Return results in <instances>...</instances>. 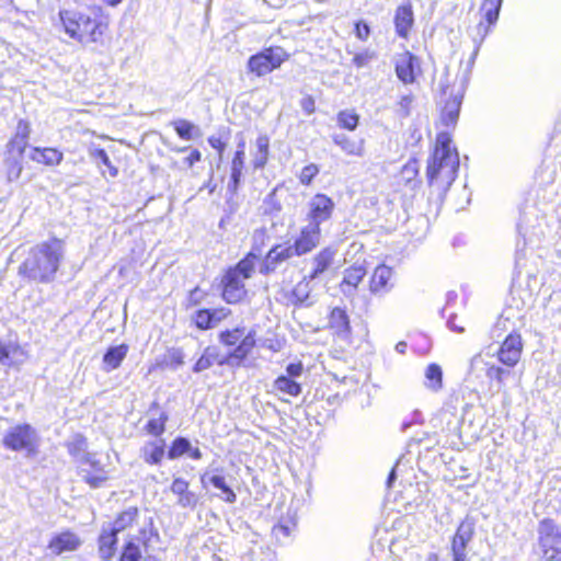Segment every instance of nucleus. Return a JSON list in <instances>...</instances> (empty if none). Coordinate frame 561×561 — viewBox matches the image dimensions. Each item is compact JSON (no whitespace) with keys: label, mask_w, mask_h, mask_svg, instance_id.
Instances as JSON below:
<instances>
[{"label":"nucleus","mask_w":561,"mask_h":561,"mask_svg":"<svg viewBox=\"0 0 561 561\" xmlns=\"http://www.w3.org/2000/svg\"><path fill=\"white\" fill-rule=\"evenodd\" d=\"M176 134L185 140H191L199 135V129L193 123L186 119H176L172 123Z\"/></svg>","instance_id":"f704fd0d"},{"label":"nucleus","mask_w":561,"mask_h":561,"mask_svg":"<svg viewBox=\"0 0 561 561\" xmlns=\"http://www.w3.org/2000/svg\"><path fill=\"white\" fill-rule=\"evenodd\" d=\"M208 142L214 149H216L219 152V156L221 157V154L226 148V144L216 137H210L208 139Z\"/></svg>","instance_id":"052dcab7"},{"label":"nucleus","mask_w":561,"mask_h":561,"mask_svg":"<svg viewBox=\"0 0 561 561\" xmlns=\"http://www.w3.org/2000/svg\"><path fill=\"white\" fill-rule=\"evenodd\" d=\"M296 255V248L293 245H275L273 247L268 253L266 254L261 267L260 272L263 274H268L274 272L277 265L290 257Z\"/></svg>","instance_id":"ddd939ff"},{"label":"nucleus","mask_w":561,"mask_h":561,"mask_svg":"<svg viewBox=\"0 0 561 561\" xmlns=\"http://www.w3.org/2000/svg\"><path fill=\"white\" fill-rule=\"evenodd\" d=\"M141 456L147 463L158 465L164 456V440L148 442L141 448Z\"/></svg>","instance_id":"393cba45"},{"label":"nucleus","mask_w":561,"mask_h":561,"mask_svg":"<svg viewBox=\"0 0 561 561\" xmlns=\"http://www.w3.org/2000/svg\"><path fill=\"white\" fill-rule=\"evenodd\" d=\"M302 369L301 363H293L287 366L286 371L289 377H299L302 374Z\"/></svg>","instance_id":"6e6d98bb"},{"label":"nucleus","mask_w":561,"mask_h":561,"mask_svg":"<svg viewBox=\"0 0 561 561\" xmlns=\"http://www.w3.org/2000/svg\"><path fill=\"white\" fill-rule=\"evenodd\" d=\"M274 390L284 394H288L290 397H297L301 392V387L299 383L290 379L288 376H279L274 381Z\"/></svg>","instance_id":"2f4dec72"},{"label":"nucleus","mask_w":561,"mask_h":561,"mask_svg":"<svg viewBox=\"0 0 561 561\" xmlns=\"http://www.w3.org/2000/svg\"><path fill=\"white\" fill-rule=\"evenodd\" d=\"M448 324H449V328H450L453 331L457 332V333H463V332H465V328H463V327L458 325V324L456 323L455 319H450V320L448 321Z\"/></svg>","instance_id":"0e129e2a"},{"label":"nucleus","mask_w":561,"mask_h":561,"mask_svg":"<svg viewBox=\"0 0 561 561\" xmlns=\"http://www.w3.org/2000/svg\"><path fill=\"white\" fill-rule=\"evenodd\" d=\"M523 352L522 337L517 333H511L501 344L497 351V359L507 367H514L520 359Z\"/></svg>","instance_id":"9b49d317"},{"label":"nucleus","mask_w":561,"mask_h":561,"mask_svg":"<svg viewBox=\"0 0 561 561\" xmlns=\"http://www.w3.org/2000/svg\"><path fill=\"white\" fill-rule=\"evenodd\" d=\"M80 546L81 539L75 533L64 531L51 538L48 549L55 556H60L65 552L76 551Z\"/></svg>","instance_id":"4468645a"},{"label":"nucleus","mask_w":561,"mask_h":561,"mask_svg":"<svg viewBox=\"0 0 561 561\" xmlns=\"http://www.w3.org/2000/svg\"><path fill=\"white\" fill-rule=\"evenodd\" d=\"M111 527L114 533H126V541H142L146 536L145 525L139 522V511L134 506L123 511Z\"/></svg>","instance_id":"6e6552de"},{"label":"nucleus","mask_w":561,"mask_h":561,"mask_svg":"<svg viewBox=\"0 0 561 561\" xmlns=\"http://www.w3.org/2000/svg\"><path fill=\"white\" fill-rule=\"evenodd\" d=\"M355 33L359 39L366 41L369 36L370 30L366 23L358 22L355 25Z\"/></svg>","instance_id":"5fc2aeb1"},{"label":"nucleus","mask_w":561,"mask_h":561,"mask_svg":"<svg viewBox=\"0 0 561 561\" xmlns=\"http://www.w3.org/2000/svg\"><path fill=\"white\" fill-rule=\"evenodd\" d=\"M257 256L249 253L234 267L229 268L221 279L222 298L228 304L242 301L247 296L244 280L250 278L255 270Z\"/></svg>","instance_id":"20e7f679"},{"label":"nucleus","mask_w":561,"mask_h":561,"mask_svg":"<svg viewBox=\"0 0 561 561\" xmlns=\"http://www.w3.org/2000/svg\"><path fill=\"white\" fill-rule=\"evenodd\" d=\"M373 58V54L368 53V51H365V53H362V54H356L354 57H353V64L357 67V68H362V67H365L367 66V64L369 62V60Z\"/></svg>","instance_id":"864d4df0"},{"label":"nucleus","mask_w":561,"mask_h":561,"mask_svg":"<svg viewBox=\"0 0 561 561\" xmlns=\"http://www.w3.org/2000/svg\"><path fill=\"white\" fill-rule=\"evenodd\" d=\"M474 535V523L472 520H463L457 528L451 540L453 561H467V546Z\"/></svg>","instance_id":"9d476101"},{"label":"nucleus","mask_w":561,"mask_h":561,"mask_svg":"<svg viewBox=\"0 0 561 561\" xmlns=\"http://www.w3.org/2000/svg\"><path fill=\"white\" fill-rule=\"evenodd\" d=\"M127 344H119L107 348L103 356V370L108 373L117 369L128 353Z\"/></svg>","instance_id":"412c9836"},{"label":"nucleus","mask_w":561,"mask_h":561,"mask_svg":"<svg viewBox=\"0 0 561 561\" xmlns=\"http://www.w3.org/2000/svg\"><path fill=\"white\" fill-rule=\"evenodd\" d=\"M209 482L217 489L221 490L225 494L224 500L228 503H234L237 500L236 493L227 485L226 480L220 474H214L209 478Z\"/></svg>","instance_id":"58836bf2"},{"label":"nucleus","mask_w":561,"mask_h":561,"mask_svg":"<svg viewBox=\"0 0 561 561\" xmlns=\"http://www.w3.org/2000/svg\"><path fill=\"white\" fill-rule=\"evenodd\" d=\"M30 134H31V126H30L28 122L23 121V119L19 121L18 126H16L15 136L22 137V138H25L28 140Z\"/></svg>","instance_id":"603ef678"},{"label":"nucleus","mask_w":561,"mask_h":561,"mask_svg":"<svg viewBox=\"0 0 561 561\" xmlns=\"http://www.w3.org/2000/svg\"><path fill=\"white\" fill-rule=\"evenodd\" d=\"M538 546L545 561H561V533L551 519L540 522Z\"/></svg>","instance_id":"39448f33"},{"label":"nucleus","mask_w":561,"mask_h":561,"mask_svg":"<svg viewBox=\"0 0 561 561\" xmlns=\"http://www.w3.org/2000/svg\"><path fill=\"white\" fill-rule=\"evenodd\" d=\"M202 158V153L197 149H192L190 154L185 157L180 165L176 162H173L174 167L180 169H188L192 168L196 162H198Z\"/></svg>","instance_id":"3c124183"},{"label":"nucleus","mask_w":561,"mask_h":561,"mask_svg":"<svg viewBox=\"0 0 561 561\" xmlns=\"http://www.w3.org/2000/svg\"><path fill=\"white\" fill-rule=\"evenodd\" d=\"M27 358L23 348L0 342V363L7 366H20Z\"/></svg>","instance_id":"aec40b11"},{"label":"nucleus","mask_w":561,"mask_h":561,"mask_svg":"<svg viewBox=\"0 0 561 561\" xmlns=\"http://www.w3.org/2000/svg\"><path fill=\"white\" fill-rule=\"evenodd\" d=\"M3 444L11 450L25 451L30 456L37 453L38 437L30 425L19 424L8 431Z\"/></svg>","instance_id":"423d86ee"},{"label":"nucleus","mask_w":561,"mask_h":561,"mask_svg":"<svg viewBox=\"0 0 561 561\" xmlns=\"http://www.w3.org/2000/svg\"><path fill=\"white\" fill-rule=\"evenodd\" d=\"M405 350H407V343L405 342H399L397 345H396V351L400 354H404L405 353Z\"/></svg>","instance_id":"338daca9"},{"label":"nucleus","mask_w":561,"mask_h":561,"mask_svg":"<svg viewBox=\"0 0 561 561\" xmlns=\"http://www.w3.org/2000/svg\"><path fill=\"white\" fill-rule=\"evenodd\" d=\"M461 100L462 94H457L451 101L446 103L442 113V122L446 126H454L456 124L459 115Z\"/></svg>","instance_id":"c756f323"},{"label":"nucleus","mask_w":561,"mask_h":561,"mask_svg":"<svg viewBox=\"0 0 561 561\" xmlns=\"http://www.w3.org/2000/svg\"><path fill=\"white\" fill-rule=\"evenodd\" d=\"M213 319L214 316H211L209 310H199L194 318L196 325L204 330L214 327Z\"/></svg>","instance_id":"de8ad7c7"},{"label":"nucleus","mask_w":561,"mask_h":561,"mask_svg":"<svg viewBox=\"0 0 561 561\" xmlns=\"http://www.w3.org/2000/svg\"><path fill=\"white\" fill-rule=\"evenodd\" d=\"M273 531H274V535L277 538L280 535L287 537V536L290 535V527L289 526H285V525H277V526L274 527Z\"/></svg>","instance_id":"680f3d73"},{"label":"nucleus","mask_w":561,"mask_h":561,"mask_svg":"<svg viewBox=\"0 0 561 561\" xmlns=\"http://www.w3.org/2000/svg\"><path fill=\"white\" fill-rule=\"evenodd\" d=\"M334 142L341 147V149L351 156H358L360 157L363 154V146L359 144H356L348 137L342 135V136H335Z\"/></svg>","instance_id":"e433bc0d"},{"label":"nucleus","mask_w":561,"mask_h":561,"mask_svg":"<svg viewBox=\"0 0 561 561\" xmlns=\"http://www.w3.org/2000/svg\"><path fill=\"white\" fill-rule=\"evenodd\" d=\"M88 152L91 159H93L98 165L100 167V163L105 165L108 170V173L112 178H115L118 173L117 169L111 163L110 158L105 150L98 148L94 145H90L88 147Z\"/></svg>","instance_id":"72a5a7b5"},{"label":"nucleus","mask_w":561,"mask_h":561,"mask_svg":"<svg viewBox=\"0 0 561 561\" xmlns=\"http://www.w3.org/2000/svg\"><path fill=\"white\" fill-rule=\"evenodd\" d=\"M417 66V58L410 51L399 55L396 60L397 77L405 84L413 83L415 80L414 72Z\"/></svg>","instance_id":"dca6fc26"},{"label":"nucleus","mask_w":561,"mask_h":561,"mask_svg":"<svg viewBox=\"0 0 561 561\" xmlns=\"http://www.w3.org/2000/svg\"><path fill=\"white\" fill-rule=\"evenodd\" d=\"M228 363V356H221L217 346H208L195 363L193 370L194 373H202L209 369L214 364L225 365Z\"/></svg>","instance_id":"f3484780"},{"label":"nucleus","mask_w":561,"mask_h":561,"mask_svg":"<svg viewBox=\"0 0 561 561\" xmlns=\"http://www.w3.org/2000/svg\"><path fill=\"white\" fill-rule=\"evenodd\" d=\"M116 536L117 533H114V529L111 526H108V528H103L99 538V551L102 559L110 560L114 556L117 542Z\"/></svg>","instance_id":"b1692460"},{"label":"nucleus","mask_w":561,"mask_h":561,"mask_svg":"<svg viewBox=\"0 0 561 561\" xmlns=\"http://www.w3.org/2000/svg\"><path fill=\"white\" fill-rule=\"evenodd\" d=\"M167 416L162 414L159 419L150 420L147 424V431L149 434L159 436L164 432V424L167 422Z\"/></svg>","instance_id":"8fccbe9b"},{"label":"nucleus","mask_w":561,"mask_h":561,"mask_svg":"<svg viewBox=\"0 0 561 561\" xmlns=\"http://www.w3.org/2000/svg\"><path fill=\"white\" fill-rule=\"evenodd\" d=\"M301 106L304 111H306L308 114H311L314 111V101L312 98H306L301 101Z\"/></svg>","instance_id":"e2e57ef3"},{"label":"nucleus","mask_w":561,"mask_h":561,"mask_svg":"<svg viewBox=\"0 0 561 561\" xmlns=\"http://www.w3.org/2000/svg\"><path fill=\"white\" fill-rule=\"evenodd\" d=\"M359 116L353 110H345L339 113V125L348 130H354L357 127Z\"/></svg>","instance_id":"a19ab883"},{"label":"nucleus","mask_w":561,"mask_h":561,"mask_svg":"<svg viewBox=\"0 0 561 561\" xmlns=\"http://www.w3.org/2000/svg\"><path fill=\"white\" fill-rule=\"evenodd\" d=\"M255 346V333L250 331L240 340V344L228 355V359H244Z\"/></svg>","instance_id":"c85d7f7f"},{"label":"nucleus","mask_w":561,"mask_h":561,"mask_svg":"<svg viewBox=\"0 0 561 561\" xmlns=\"http://www.w3.org/2000/svg\"><path fill=\"white\" fill-rule=\"evenodd\" d=\"M211 316H214L213 323L214 325L220 322L222 319L227 318L230 313L228 309L221 308L210 311Z\"/></svg>","instance_id":"4d7b16f0"},{"label":"nucleus","mask_w":561,"mask_h":561,"mask_svg":"<svg viewBox=\"0 0 561 561\" xmlns=\"http://www.w3.org/2000/svg\"><path fill=\"white\" fill-rule=\"evenodd\" d=\"M244 335V330L236 328L220 333V342L226 345H236Z\"/></svg>","instance_id":"37998d69"},{"label":"nucleus","mask_w":561,"mask_h":561,"mask_svg":"<svg viewBox=\"0 0 561 561\" xmlns=\"http://www.w3.org/2000/svg\"><path fill=\"white\" fill-rule=\"evenodd\" d=\"M413 103V96L412 95H404L399 101L400 108L404 112L405 115L410 112V106Z\"/></svg>","instance_id":"13d9d810"},{"label":"nucleus","mask_w":561,"mask_h":561,"mask_svg":"<svg viewBox=\"0 0 561 561\" xmlns=\"http://www.w3.org/2000/svg\"><path fill=\"white\" fill-rule=\"evenodd\" d=\"M287 58L288 55L280 47L267 48L250 57L248 69L257 77H262L280 67Z\"/></svg>","instance_id":"0eeeda50"},{"label":"nucleus","mask_w":561,"mask_h":561,"mask_svg":"<svg viewBox=\"0 0 561 561\" xmlns=\"http://www.w3.org/2000/svg\"><path fill=\"white\" fill-rule=\"evenodd\" d=\"M171 492L178 495V504L183 507H195L197 504V496L188 490V482L182 478H176L171 484Z\"/></svg>","instance_id":"a211bd4d"},{"label":"nucleus","mask_w":561,"mask_h":561,"mask_svg":"<svg viewBox=\"0 0 561 561\" xmlns=\"http://www.w3.org/2000/svg\"><path fill=\"white\" fill-rule=\"evenodd\" d=\"M270 139L266 135H261L255 140V149L252 152V163L255 169L263 168L268 159Z\"/></svg>","instance_id":"bb28decb"},{"label":"nucleus","mask_w":561,"mask_h":561,"mask_svg":"<svg viewBox=\"0 0 561 561\" xmlns=\"http://www.w3.org/2000/svg\"><path fill=\"white\" fill-rule=\"evenodd\" d=\"M394 23L399 36L407 37L413 23V12L410 5H402L397 9Z\"/></svg>","instance_id":"a878e982"},{"label":"nucleus","mask_w":561,"mask_h":561,"mask_svg":"<svg viewBox=\"0 0 561 561\" xmlns=\"http://www.w3.org/2000/svg\"><path fill=\"white\" fill-rule=\"evenodd\" d=\"M165 363L173 369L179 368L184 364V354L180 348H172L165 356Z\"/></svg>","instance_id":"c03bdc74"},{"label":"nucleus","mask_w":561,"mask_h":561,"mask_svg":"<svg viewBox=\"0 0 561 561\" xmlns=\"http://www.w3.org/2000/svg\"><path fill=\"white\" fill-rule=\"evenodd\" d=\"M61 245L57 242H44L31 249L28 256L20 266V274L39 280H50L61 260Z\"/></svg>","instance_id":"f03ea898"},{"label":"nucleus","mask_w":561,"mask_h":561,"mask_svg":"<svg viewBox=\"0 0 561 561\" xmlns=\"http://www.w3.org/2000/svg\"><path fill=\"white\" fill-rule=\"evenodd\" d=\"M27 139L14 135L8 144V150L10 153H16L19 157H22L27 147Z\"/></svg>","instance_id":"a18cd8bd"},{"label":"nucleus","mask_w":561,"mask_h":561,"mask_svg":"<svg viewBox=\"0 0 561 561\" xmlns=\"http://www.w3.org/2000/svg\"><path fill=\"white\" fill-rule=\"evenodd\" d=\"M501 5L502 0L483 1L481 10L483 11L484 19L486 20L489 26L493 25L497 21Z\"/></svg>","instance_id":"c9c22d12"},{"label":"nucleus","mask_w":561,"mask_h":561,"mask_svg":"<svg viewBox=\"0 0 561 561\" xmlns=\"http://www.w3.org/2000/svg\"><path fill=\"white\" fill-rule=\"evenodd\" d=\"M245 159V142L241 140L238 144V150L236 151L234 158L231 163V181L228 183V190L237 192L239 183L242 178Z\"/></svg>","instance_id":"6ab92c4d"},{"label":"nucleus","mask_w":561,"mask_h":561,"mask_svg":"<svg viewBox=\"0 0 561 561\" xmlns=\"http://www.w3.org/2000/svg\"><path fill=\"white\" fill-rule=\"evenodd\" d=\"M425 387L432 391H438L443 386V371L437 364H431L425 370Z\"/></svg>","instance_id":"7c9ffc66"},{"label":"nucleus","mask_w":561,"mask_h":561,"mask_svg":"<svg viewBox=\"0 0 561 561\" xmlns=\"http://www.w3.org/2000/svg\"><path fill=\"white\" fill-rule=\"evenodd\" d=\"M311 279H307V277H305L300 283H298L296 285V287L294 288V296L297 298L298 301L300 302H305L307 301V299L309 298V293H310V286H309V283H310Z\"/></svg>","instance_id":"49530a36"},{"label":"nucleus","mask_w":561,"mask_h":561,"mask_svg":"<svg viewBox=\"0 0 561 561\" xmlns=\"http://www.w3.org/2000/svg\"><path fill=\"white\" fill-rule=\"evenodd\" d=\"M335 208L334 202L324 194H316L308 203L306 220L308 224L320 227L328 221Z\"/></svg>","instance_id":"1a4fd4ad"},{"label":"nucleus","mask_w":561,"mask_h":561,"mask_svg":"<svg viewBox=\"0 0 561 561\" xmlns=\"http://www.w3.org/2000/svg\"><path fill=\"white\" fill-rule=\"evenodd\" d=\"M191 456H192L194 459H201V458H202V453H201V450H199L198 448H195V449L192 451Z\"/></svg>","instance_id":"774afa93"},{"label":"nucleus","mask_w":561,"mask_h":561,"mask_svg":"<svg viewBox=\"0 0 561 561\" xmlns=\"http://www.w3.org/2000/svg\"><path fill=\"white\" fill-rule=\"evenodd\" d=\"M486 370L485 376L489 379H493L497 383V391H502L504 388V380L507 376L511 375V371L508 369L502 368L500 366H496L494 364L488 365L486 364Z\"/></svg>","instance_id":"4c0bfd02"},{"label":"nucleus","mask_w":561,"mask_h":561,"mask_svg":"<svg viewBox=\"0 0 561 561\" xmlns=\"http://www.w3.org/2000/svg\"><path fill=\"white\" fill-rule=\"evenodd\" d=\"M335 251L331 248L322 249L313 259V270L308 276L309 279L317 278L320 274L327 271L334 261Z\"/></svg>","instance_id":"5701e85b"},{"label":"nucleus","mask_w":561,"mask_h":561,"mask_svg":"<svg viewBox=\"0 0 561 561\" xmlns=\"http://www.w3.org/2000/svg\"><path fill=\"white\" fill-rule=\"evenodd\" d=\"M329 325L339 335L346 336L350 332L348 317L341 308L331 311Z\"/></svg>","instance_id":"cd10ccee"},{"label":"nucleus","mask_w":561,"mask_h":561,"mask_svg":"<svg viewBox=\"0 0 561 561\" xmlns=\"http://www.w3.org/2000/svg\"><path fill=\"white\" fill-rule=\"evenodd\" d=\"M392 274V270L389 266L385 264L378 265L370 277V291L375 295L388 293L393 286L391 283Z\"/></svg>","instance_id":"2eb2a0df"},{"label":"nucleus","mask_w":561,"mask_h":561,"mask_svg":"<svg viewBox=\"0 0 561 561\" xmlns=\"http://www.w3.org/2000/svg\"><path fill=\"white\" fill-rule=\"evenodd\" d=\"M321 241V228L311 224L301 227L299 236L294 242L296 255L300 256L311 252Z\"/></svg>","instance_id":"f8f14e48"},{"label":"nucleus","mask_w":561,"mask_h":561,"mask_svg":"<svg viewBox=\"0 0 561 561\" xmlns=\"http://www.w3.org/2000/svg\"><path fill=\"white\" fill-rule=\"evenodd\" d=\"M60 22L65 33L82 45L102 43L107 23L76 10H61Z\"/></svg>","instance_id":"7ed1b4c3"},{"label":"nucleus","mask_w":561,"mask_h":561,"mask_svg":"<svg viewBox=\"0 0 561 561\" xmlns=\"http://www.w3.org/2000/svg\"><path fill=\"white\" fill-rule=\"evenodd\" d=\"M365 275V267L360 264H355L345 270L342 286H350L355 289L357 285L363 280Z\"/></svg>","instance_id":"473e14b6"},{"label":"nucleus","mask_w":561,"mask_h":561,"mask_svg":"<svg viewBox=\"0 0 561 561\" xmlns=\"http://www.w3.org/2000/svg\"><path fill=\"white\" fill-rule=\"evenodd\" d=\"M483 363L481 354H477L471 358V367L474 368L479 364Z\"/></svg>","instance_id":"69168bd1"},{"label":"nucleus","mask_w":561,"mask_h":561,"mask_svg":"<svg viewBox=\"0 0 561 561\" xmlns=\"http://www.w3.org/2000/svg\"><path fill=\"white\" fill-rule=\"evenodd\" d=\"M190 448L191 444L186 438H176L169 450V458L175 459L188 451Z\"/></svg>","instance_id":"79ce46f5"},{"label":"nucleus","mask_w":561,"mask_h":561,"mask_svg":"<svg viewBox=\"0 0 561 561\" xmlns=\"http://www.w3.org/2000/svg\"><path fill=\"white\" fill-rule=\"evenodd\" d=\"M319 173V168L314 163H310L306 165L300 174H299V181L304 185H309L313 178Z\"/></svg>","instance_id":"09e8293b"},{"label":"nucleus","mask_w":561,"mask_h":561,"mask_svg":"<svg viewBox=\"0 0 561 561\" xmlns=\"http://www.w3.org/2000/svg\"><path fill=\"white\" fill-rule=\"evenodd\" d=\"M64 154L55 148H33L31 159L37 163L54 167L62 161Z\"/></svg>","instance_id":"4be33fe9"},{"label":"nucleus","mask_w":561,"mask_h":561,"mask_svg":"<svg viewBox=\"0 0 561 561\" xmlns=\"http://www.w3.org/2000/svg\"><path fill=\"white\" fill-rule=\"evenodd\" d=\"M459 168V158L451 139L447 133L437 135L432 158L428 160L426 176L430 184L439 183L449 186L456 179Z\"/></svg>","instance_id":"f257e3e1"},{"label":"nucleus","mask_w":561,"mask_h":561,"mask_svg":"<svg viewBox=\"0 0 561 561\" xmlns=\"http://www.w3.org/2000/svg\"><path fill=\"white\" fill-rule=\"evenodd\" d=\"M106 480V477L104 474L102 476H87L85 481L93 488L100 486L104 481Z\"/></svg>","instance_id":"bf43d9fd"},{"label":"nucleus","mask_w":561,"mask_h":561,"mask_svg":"<svg viewBox=\"0 0 561 561\" xmlns=\"http://www.w3.org/2000/svg\"><path fill=\"white\" fill-rule=\"evenodd\" d=\"M137 540H128L124 547L119 561H141V552Z\"/></svg>","instance_id":"ea45409f"}]
</instances>
